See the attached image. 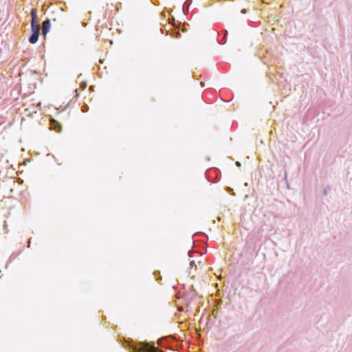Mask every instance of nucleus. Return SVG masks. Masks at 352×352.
Listing matches in <instances>:
<instances>
[{
  "label": "nucleus",
  "mask_w": 352,
  "mask_h": 352,
  "mask_svg": "<svg viewBox=\"0 0 352 352\" xmlns=\"http://www.w3.org/2000/svg\"><path fill=\"white\" fill-rule=\"evenodd\" d=\"M182 31L183 32H186V31H187V29H186L185 27H183V28H182Z\"/></svg>",
  "instance_id": "17"
},
{
  "label": "nucleus",
  "mask_w": 352,
  "mask_h": 352,
  "mask_svg": "<svg viewBox=\"0 0 352 352\" xmlns=\"http://www.w3.org/2000/svg\"><path fill=\"white\" fill-rule=\"evenodd\" d=\"M330 190H331V187L329 186H326L324 188L323 195L324 196H327L328 195V193L330 192Z\"/></svg>",
  "instance_id": "10"
},
{
  "label": "nucleus",
  "mask_w": 352,
  "mask_h": 352,
  "mask_svg": "<svg viewBox=\"0 0 352 352\" xmlns=\"http://www.w3.org/2000/svg\"><path fill=\"white\" fill-rule=\"evenodd\" d=\"M153 275L156 277L157 281H160L162 280V276H160V272L159 271H155L153 272Z\"/></svg>",
  "instance_id": "9"
},
{
  "label": "nucleus",
  "mask_w": 352,
  "mask_h": 352,
  "mask_svg": "<svg viewBox=\"0 0 352 352\" xmlns=\"http://www.w3.org/2000/svg\"><path fill=\"white\" fill-rule=\"evenodd\" d=\"M190 265L191 267H193L194 265H195V261H190Z\"/></svg>",
  "instance_id": "15"
},
{
  "label": "nucleus",
  "mask_w": 352,
  "mask_h": 352,
  "mask_svg": "<svg viewBox=\"0 0 352 352\" xmlns=\"http://www.w3.org/2000/svg\"><path fill=\"white\" fill-rule=\"evenodd\" d=\"M226 191L230 192V193H232V195H234V192L233 191V189L231 188L230 187H227L226 188Z\"/></svg>",
  "instance_id": "13"
},
{
  "label": "nucleus",
  "mask_w": 352,
  "mask_h": 352,
  "mask_svg": "<svg viewBox=\"0 0 352 352\" xmlns=\"http://www.w3.org/2000/svg\"><path fill=\"white\" fill-rule=\"evenodd\" d=\"M129 351L131 352H164L155 347L153 344L144 342H131L129 344Z\"/></svg>",
  "instance_id": "1"
},
{
  "label": "nucleus",
  "mask_w": 352,
  "mask_h": 352,
  "mask_svg": "<svg viewBox=\"0 0 352 352\" xmlns=\"http://www.w3.org/2000/svg\"><path fill=\"white\" fill-rule=\"evenodd\" d=\"M228 34V31L227 30H224L222 39L219 41V44L223 45V44H225L226 43Z\"/></svg>",
  "instance_id": "8"
},
{
  "label": "nucleus",
  "mask_w": 352,
  "mask_h": 352,
  "mask_svg": "<svg viewBox=\"0 0 352 352\" xmlns=\"http://www.w3.org/2000/svg\"><path fill=\"white\" fill-rule=\"evenodd\" d=\"M192 0H186L183 4L182 10L184 14H187L189 11V6L192 3Z\"/></svg>",
  "instance_id": "6"
},
{
  "label": "nucleus",
  "mask_w": 352,
  "mask_h": 352,
  "mask_svg": "<svg viewBox=\"0 0 352 352\" xmlns=\"http://www.w3.org/2000/svg\"><path fill=\"white\" fill-rule=\"evenodd\" d=\"M80 86L82 89H85L87 87V83L85 82H82L80 84Z\"/></svg>",
  "instance_id": "12"
},
{
  "label": "nucleus",
  "mask_w": 352,
  "mask_h": 352,
  "mask_svg": "<svg viewBox=\"0 0 352 352\" xmlns=\"http://www.w3.org/2000/svg\"><path fill=\"white\" fill-rule=\"evenodd\" d=\"M32 20H31V26H32V24L34 25H39L38 21H36L37 17V11L36 9H32L30 12Z\"/></svg>",
  "instance_id": "5"
},
{
  "label": "nucleus",
  "mask_w": 352,
  "mask_h": 352,
  "mask_svg": "<svg viewBox=\"0 0 352 352\" xmlns=\"http://www.w3.org/2000/svg\"><path fill=\"white\" fill-rule=\"evenodd\" d=\"M192 292L194 293L193 296H196L197 295V292L195 291V289L193 288L192 286Z\"/></svg>",
  "instance_id": "14"
},
{
  "label": "nucleus",
  "mask_w": 352,
  "mask_h": 352,
  "mask_svg": "<svg viewBox=\"0 0 352 352\" xmlns=\"http://www.w3.org/2000/svg\"><path fill=\"white\" fill-rule=\"evenodd\" d=\"M32 34L29 37V42L32 44H34L38 41V36L40 34V25L32 24L31 26Z\"/></svg>",
  "instance_id": "2"
},
{
  "label": "nucleus",
  "mask_w": 352,
  "mask_h": 352,
  "mask_svg": "<svg viewBox=\"0 0 352 352\" xmlns=\"http://www.w3.org/2000/svg\"><path fill=\"white\" fill-rule=\"evenodd\" d=\"M89 109V107L87 104H85L82 107V111L87 112Z\"/></svg>",
  "instance_id": "11"
},
{
  "label": "nucleus",
  "mask_w": 352,
  "mask_h": 352,
  "mask_svg": "<svg viewBox=\"0 0 352 352\" xmlns=\"http://www.w3.org/2000/svg\"><path fill=\"white\" fill-rule=\"evenodd\" d=\"M89 89L90 91H93L94 90V86L91 85L89 87Z\"/></svg>",
  "instance_id": "18"
},
{
  "label": "nucleus",
  "mask_w": 352,
  "mask_h": 352,
  "mask_svg": "<svg viewBox=\"0 0 352 352\" xmlns=\"http://www.w3.org/2000/svg\"><path fill=\"white\" fill-rule=\"evenodd\" d=\"M50 129L56 132H60L62 130L61 124L55 119L51 118L50 120Z\"/></svg>",
  "instance_id": "3"
},
{
  "label": "nucleus",
  "mask_w": 352,
  "mask_h": 352,
  "mask_svg": "<svg viewBox=\"0 0 352 352\" xmlns=\"http://www.w3.org/2000/svg\"><path fill=\"white\" fill-rule=\"evenodd\" d=\"M170 34L172 37L173 38H179L181 37V34L179 33V32L177 30H171L170 32H169V31H167V32L166 33V35L167 34Z\"/></svg>",
  "instance_id": "7"
},
{
  "label": "nucleus",
  "mask_w": 352,
  "mask_h": 352,
  "mask_svg": "<svg viewBox=\"0 0 352 352\" xmlns=\"http://www.w3.org/2000/svg\"><path fill=\"white\" fill-rule=\"evenodd\" d=\"M246 12H247V10L244 8L241 10V13H242V14H245Z\"/></svg>",
  "instance_id": "16"
},
{
  "label": "nucleus",
  "mask_w": 352,
  "mask_h": 352,
  "mask_svg": "<svg viewBox=\"0 0 352 352\" xmlns=\"http://www.w3.org/2000/svg\"><path fill=\"white\" fill-rule=\"evenodd\" d=\"M42 25H43V27H42L43 35L45 37L47 34L49 32L50 27H51L50 20L49 19H46L45 20L43 21Z\"/></svg>",
  "instance_id": "4"
},
{
  "label": "nucleus",
  "mask_w": 352,
  "mask_h": 352,
  "mask_svg": "<svg viewBox=\"0 0 352 352\" xmlns=\"http://www.w3.org/2000/svg\"><path fill=\"white\" fill-rule=\"evenodd\" d=\"M236 165L239 167L241 166V163L239 162H236Z\"/></svg>",
  "instance_id": "19"
}]
</instances>
